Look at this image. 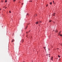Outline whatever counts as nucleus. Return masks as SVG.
<instances>
[{"mask_svg": "<svg viewBox=\"0 0 62 62\" xmlns=\"http://www.w3.org/2000/svg\"><path fill=\"white\" fill-rule=\"evenodd\" d=\"M52 16H55V13H54L53 14H52Z\"/></svg>", "mask_w": 62, "mask_h": 62, "instance_id": "1", "label": "nucleus"}, {"mask_svg": "<svg viewBox=\"0 0 62 62\" xmlns=\"http://www.w3.org/2000/svg\"><path fill=\"white\" fill-rule=\"evenodd\" d=\"M39 24V22H36V24Z\"/></svg>", "mask_w": 62, "mask_h": 62, "instance_id": "2", "label": "nucleus"}, {"mask_svg": "<svg viewBox=\"0 0 62 62\" xmlns=\"http://www.w3.org/2000/svg\"><path fill=\"white\" fill-rule=\"evenodd\" d=\"M29 16V14H27V16Z\"/></svg>", "mask_w": 62, "mask_h": 62, "instance_id": "3", "label": "nucleus"}, {"mask_svg": "<svg viewBox=\"0 0 62 62\" xmlns=\"http://www.w3.org/2000/svg\"><path fill=\"white\" fill-rule=\"evenodd\" d=\"M14 41V39H13V40H12V42H13V41Z\"/></svg>", "mask_w": 62, "mask_h": 62, "instance_id": "4", "label": "nucleus"}, {"mask_svg": "<svg viewBox=\"0 0 62 62\" xmlns=\"http://www.w3.org/2000/svg\"><path fill=\"white\" fill-rule=\"evenodd\" d=\"M50 5H52V2H50Z\"/></svg>", "mask_w": 62, "mask_h": 62, "instance_id": "5", "label": "nucleus"}, {"mask_svg": "<svg viewBox=\"0 0 62 62\" xmlns=\"http://www.w3.org/2000/svg\"><path fill=\"white\" fill-rule=\"evenodd\" d=\"M58 57H59V58L60 57V56L59 55H58Z\"/></svg>", "mask_w": 62, "mask_h": 62, "instance_id": "6", "label": "nucleus"}, {"mask_svg": "<svg viewBox=\"0 0 62 62\" xmlns=\"http://www.w3.org/2000/svg\"><path fill=\"white\" fill-rule=\"evenodd\" d=\"M49 22H52V21L51 20H49Z\"/></svg>", "mask_w": 62, "mask_h": 62, "instance_id": "7", "label": "nucleus"}, {"mask_svg": "<svg viewBox=\"0 0 62 62\" xmlns=\"http://www.w3.org/2000/svg\"><path fill=\"white\" fill-rule=\"evenodd\" d=\"M60 36H61V37H62V34H60Z\"/></svg>", "mask_w": 62, "mask_h": 62, "instance_id": "8", "label": "nucleus"}, {"mask_svg": "<svg viewBox=\"0 0 62 62\" xmlns=\"http://www.w3.org/2000/svg\"><path fill=\"white\" fill-rule=\"evenodd\" d=\"M51 59H53V57H51Z\"/></svg>", "mask_w": 62, "mask_h": 62, "instance_id": "9", "label": "nucleus"}, {"mask_svg": "<svg viewBox=\"0 0 62 62\" xmlns=\"http://www.w3.org/2000/svg\"><path fill=\"white\" fill-rule=\"evenodd\" d=\"M44 49H46V47H44Z\"/></svg>", "mask_w": 62, "mask_h": 62, "instance_id": "10", "label": "nucleus"}, {"mask_svg": "<svg viewBox=\"0 0 62 62\" xmlns=\"http://www.w3.org/2000/svg\"><path fill=\"white\" fill-rule=\"evenodd\" d=\"M53 4H54V1H53Z\"/></svg>", "mask_w": 62, "mask_h": 62, "instance_id": "11", "label": "nucleus"}, {"mask_svg": "<svg viewBox=\"0 0 62 62\" xmlns=\"http://www.w3.org/2000/svg\"><path fill=\"white\" fill-rule=\"evenodd\" d=\"M7 2V0H5V3H6Z\"/></svg>", "mask_w": 62, "mask_h": 62, "instance_id": "12", "label": "nucleus"}, {"mask_svg": "<svg viewBox=\"0 0 62 62\" xmlns=\"http://www.w3.org/2000/svg\"><path fill=\"white\" fill-rule=\"evenodd\" d=\"M48 5H46V7H48Z\"/></svg>", "mask_w": 62, "mask_h": 62, "instance_id": "13", "label": "nucleus"}, {"mask_svg": "<svg viewBox=\"0 0 62 62\" xmlns=\"http://www.w3.org/2000/svg\"><path fill=\"white\" fill-rule=\"evenodd\" d=\"M15 1H16V0H14V2H15Z\"/></svg>", "mask_w": 62, "mask_h": 62, "instance_id": "14", "label": "nucleus"}, {"mask_svg": "<svg viewBox=\"0 0 62 62\" xmlns=\"http://www.w3.org/2000/svg\"><path fill=\"white\" fill-rule=\"evenodd\" d=\"M9 12L10 13H11V12L10 11H9Z\"/></svg>", "mask_w": 62, "mask_h": 62, "instance_id": "15", "label": "nucleus"}, {"mask_svg": "<svg viewBox=\"0 0 62 62\" xmlns=\"http://www.w3.org/2000/svg\"><path fill=\"white\" fill-rule=\"evenodd\" d=\"M26 34H28V33H27V31L26 32Z\"/></svg>", "mask_w": 62, "mask_h": 62, "instance_id": "16", "label": "nucleus"}, {"mask_svg": "<svg viewBox=\"0 0 62 62\" xmlns=\"http://www.w3.org/2000/svg\"><path fill=\"white\" fill-rule=\"evenodd\" d=\"M59 33H59V34H60V33H61V32H60Z\"/></svg>", "mask_w": 62, "mask_h": 62, "instance_id": "17", "label": "nucleus"}, {"mask_svg": "<svg viewBox=\"0 0 62 62\" xmlns=\"http://www.w3.org/2000/svg\"><path fill=\"white\" fill-rule=\"evenodd\" d=\"M7 8V7H6L5 8Z\"/></svg>", "mask_w": 62, "mask_h": 62, "instance_id": "18", "label": "nucleus"}, {"mask_svg": "<svg viewBox=\"0 0 62 62\" xmlns=\"http://www.w3.org/2000/svg\"><path fill=\"white\" fill-rule=\"evenodd\" d=\"M22 5H23V3H22Z\"/></svg>", "mask_w": 62, "mask_h": 62, "instance_id": "19", "label": "nucleus"}, {"mask_svg": "<svg viewBox=\"0 0 62 62\" xmlns=\"http://www.w3.org/2000/svg\"><path fill=\"white\" fill-rule=\"evenodd\" d=\"M29 32H30V31H29Z\"/></svg>", "mask_w": 62, "mask_h": 62, "instance_id": "20", "label": "nucleus"}, {"mask_svg": "<svg viewBox=\"0 0 62 62\" xmlns=\"http://www.w3.org/2000/svg\"><path fill=\"white\" fill-rule=\"evenodd\" d=\"M46 55H48V54H47Z\"/></svg>", "mask_w": 62, "mask_h": 62, "instance_id": "21", "label": "nucleus"}, {"mask_svg": "<svg viewBox=\"0 0 62 62\" xmlns=\"http://www.w3.org/2000/svg\"><path fill=\"white\" fill-rule=\"evenodd\" d=\"M0 10H1V9H0Z\"/></svg>", "mask_w": 62, "mask_h": 62, "instance_id": "22", "label": "nucleus"}, {"mask_svg": "<svg viewBox=\"0 0 62 62\" xmlns=\"http://www.w3.org/2000/svg\"><path fill=\"white\" fill-rule=\"evenodd\" d=\"M31 2H32V1H31Z\"/></svg>", "mask_w": 62, "mask_h": 62, "instance_id": "23", "label": "nucleus"}]
</instances>
